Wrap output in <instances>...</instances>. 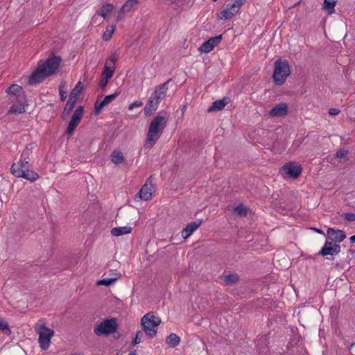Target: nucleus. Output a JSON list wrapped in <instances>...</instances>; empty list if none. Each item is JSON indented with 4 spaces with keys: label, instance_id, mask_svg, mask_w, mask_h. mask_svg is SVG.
I'll return each mask as SVG.
<instances>
[{
    "label": "nucleus",
    "instance_id": "obj_1",
    "mask_svg": "<svg viewBox=\"0 0 355 355\" xmlns=\"http://www.w3.org/2000/svg\"><path fill=\"white\" fill-rule=\"evenodd\" d=\"M61 61L60 57L51 56L45 62H40L37 68L30 76L28 84L33 85L41 83L48 76L55 73L58 69Z\"/></svg>",
    "mask_w": 355,
    "mask_h": 355
},
{
    "label": "nucleus",
    "instance_id": "obj_2",
    "mask_svg": "<svg viewBox=\"0 0 355 355\" xmlns=\"http://www.w3.org/2000/svg\"><path fill=\"white\" fill-rule=\"evenodd\" d=\"M166 124V119L157 115L150 122L146 137V145L152 147L159 138L160 134L163 132Z\"/></svg>",
    "mask_w": 355,
    "mask_h": 355
},
{
    "label": "nucleus",
    "instance_id": "obj_3",
    "mask_svg": "<svg viewBox=\"0 0 355 355\" xmlns=\"http://www.w3.org/2000/svg\"><path fill=\"white\" fill-rule=\"evenodd\" d=\"M160 323L161 319L153 312L145 314L141 319V326L144 332L151 339L157 336V327Z\"/></svg>",
    "mask_w": 355,
    "mask_h": 355
},
{
    "label": "nucleus",
    "instance_id": "obj_4",
    "mask_svg": "<svg viewBox=\"0 0 355 355\" xmlns=\"http://www.w3.org/2000/svg\"><path fill=\"white\" fill-rule=\"evenodd\" d=\"M290 73V67L286 60H277L275 62L272 78L276 85H282L284 83Z\"/></svg>",
    "mask_w": 355,
    "mask_h": 355
},
{
    "label": "nucleus",
    "instance_id": "obj_5",
    "mask_svg": "<svg viewBox=\"0 0 355 355\" xmlns=\"http://www.w3.org/2000/svg\"><path fill=\"white\" fill-rule=\"evenodd\" d=\"M118 324L116 318L104 319L95 326L94 332L97 336H107L116 331Z\"/></svg>",
    "mask_w": 355,
    "mask_h": 355
},
{
    "label": "nucleus",
    "instance_id": "obj_6",
    "mask_svg": "<svg viewBox=\"0 0 355 355\" xmlns=\"http://www.w3.org/2000/svg\"><path fill=\"white\" fill-rule=\"evenodd\" d=\"M35 331L39 335L38 342L40 347L46 350L51 343V339L54 336V331L44 324L38 325L35 327Z\"/></svg>",
    "mask_w": 355,
    "mask_h": 355
},
{
    "label": "nucleus",
    "instance_id": "obj_7",
    "mask_svg": "<svg viewBox=\"0 0 355 355\" xmlns=\"http://www.w3.org/2000/svg\"><path fill=\"white\" fill-rule=\"evenodd\" d=\"M243 4L242 0H232L221 12L217 14L218 19L222 20L231 19L239 11Z\"/></svg>",
    "mask_w": 355,
    "mask_h": 355
},
{
    "label": "nucleus",
    "instance_id": "obj_8",
    "mask_svg": "<svg viewBox=\"0 0 355 355\" xmlns=\"http://www.w3.org/2000/svg\"><path fill=\"white\" fill-rule=\"evenodd\" d=\"M19 166L12 165L10 168L11 173L17 178H23L31 182L35 181L38 178V174L29 168L26 170H19Z\"/></svg>",
    "mask_w": 355,
    "mask_h": 355
},
{
    "label": "nucleus",
    "instance_id": "obj_9",
    "mask_svg": "<svg viewBox=\"0 0 355 355\" xmlns=\"http://www.w3.org/2000/svg\"><path fill=\"white\" fill-rule=\"evenodd\" d=\"M281 173L291 178H297L302 173L300 165L295 162H289L284 165L281 168Z\"/></svg>",
    "mask_w": 355,
    "mask_h": 355
},
{
    "label": "nucleus",
    "instance_id": "obj_10",
    "mask_svg": "<svg viewBox=\"0 0 355 355\" xmlns=\"http://www.w3.org/2000/svg\"><path fill=\"white\" fill-rule=\"evenodd\" d=\"M83 107L79 106L73 112L72 117L68 124L67 134L71 135L80 123L83 115Z\"/></svg>",
    "mask_w": 355,
    "mask_h": 355
},
{
    "label": "nucleus",
    "instance_id": "obj_11",
    "mask_svg": "<svg viewBox=\"0 0 355 355\" xmlns=\"http://www.w3.org/2000/svg\"><path fill=\"white\" fill-rule=\"evenodd\" d=\"M154 191V187L149 179L147 180L146 184L141 187L140 191L135 195V200L139 198L140 200H148L151 198L153 192Z\"/></svg>",
    "mask_w": 355,
    "mask_h": 355
},
{
    "label": "nucleus",
    "instance_id": "obj_12",
    "mask_svg": "<svg viewBox=\"0 0 355 355\" xmlns=\"http://www.w3.org/2000/svg\"><path fill=\"white\" fill-rule=\"evenodd\" d=\"M10 101L15 102L9 109L8 114H21L26 111L25 96H21L19 98H10Z\"/></svg>",
    "mask_w": 355,
    "mask_h": 355
},
{
    "label": "nucleus",
    "instance_id": "obj_13",
    "mask_svg": "<svg viewBox=\"0 0 355 355\" xmlns=\"http://www.w3.org/2000/svg\"><path fill=\"white\" fill-rule=\"evenodd\" d=\"M340 252V246L332 242L326 241L324 246L319 252V254L325 257L327 255H336Z\"/></svg>",
    "mask_w": 355,
    "mask_h": 355
},
{
    "label": "nucleus",
    "instance_id": "obj_14",
    "mask_svg": "<svg viewBox=\"0 0 355 355\" xmlns=\"http://www.w3.org/2000/svg\"><path fill=\"white\" fill-rule=\"evenodd\" d=\"M221 35L211 37L200 46V47L199 48V51L201 53H209L211 50H213V49L216 46H217L221 42Z\"/></svg>",
    "mask_w": 355,
    "mask_h": 355
},
{
    "label": "nucleus",
    "instance_id": "obj_15",
    "mask_svg": "<svg viewBox=\"0 0 355 355\" xmlns=\"http://www.w3.org/2000/svg\"><path fill=\"white\" fill-rule=\"evenodd\" d=\"M171 80V79H169L166 82L157 86L152 94V96H155V98L157 99L159 102L166 97L168 89V85Z\"/></svg>",
    "mask_w": 355,
    "mask_h": 355
},
{
    "label": "nucleus",
    "instance_id": "obj_16",
    "mask_svg": "<svg viewBox=\"0 0 355 355\" xmlns=\"http://www.w3.org/2000/svg\"><path fill=\"white\" fill-rule=\"evenodd\" d=\"M119 95V92H116L115 93L106 96L103 100L101 102H98V101L95 103V114L96 115L99 114V113L101 112V110L103 107L111 102H112Z\"/></svg>",
    "mask_w": 355,
    "mask_h": 355
},
{
    "label": "nucleus",
    "instance_id": "obj_17",
    "mask_svg": "<svg viewBox=\"0 0 355 355\" xmlns=\"http://www.w3.org/2000/svg\"><path fill=\"white\" fill-rule=\"evenodd\" d=\"M159 103L160 102L151 95L145 105L144 114L147 116L152 115L157 110Z\"/></svg>",
    "mask_w": 355,
    "mask_h": 355
},
{
    "label": "nucleus",
    "instance_id": "obj_18",
    "mask_svg": "<svg viewBox=\"0 0 355 355\" xmlns=\"http://www.w3.org/2000/svg\"><path fill=\"white\" fill-rule=\"evenodd\" d=\"M288 105L285 103H281L275 105L269 112L272 117H282L288 114Z\"/></svg>",
    "mask_w": 355,
    "mask_h": 355
},
{
    "label": "nucleus",
    "instance_id": "obj_19",
    "mask_svg": "<svg viewBox=\"0 0 355 355\" xmlns=\"http://www.w3.org/2000/svg\"><path fill=\"white\" fill-rule=\"evenodd\" d=\"M327 233L329 239L334 242L340 243L346 238L345 232L340 230H335L334 228L329 227Z\"/></svg>",
    "mask_w": 355,
    "mask_h": 355
},
{
    "label": "nucleus",
    "instance_id": "obj_20",
    "mask_svg": "<svg viewBox=\"0 0 355 355\" xmlns=\"http://www.w3.org/2000/svg\"><path fill=\"white\" fill-rule=\"evenodd\" d=\"M114 70L110 67L105 65L103 71L101 76L99 85L101 88H104L108 83V80L112 77Z\"/></svg>",
    "mask_w": 355,
    "mask_h": 355
},
{
    "label": "nucleus",
    "instance_id": "obj_21",
    "mask_svg": "<svg viewBox=\"0 0 355 355\" xmlns=\"http://www.w3.org/2000/svg\"><path fill=\"white\" fill-rule=\"evenodd\" d=\"M202 223V220H197L191 222L187 225V226L182 231V236L186 239L190 236V235L196 231Z\"/></svg>",
    "mask_w": 355,
    "mask_h": 355
},
{
    "label": "nucleus",
    "instance_id": "obj_22",
    "mask_svg": "<svg viewBox=\"0 0 355 355\" xmlns=\"http://www.w3.org/2000/svg\"><path fill=\"white\" fill-rule=\"evenodd\" d=\"M229 102L230 98L228 97H225L220 100H216L212 103L211 105L208 108L207 112H212L221 110Z\"/></svg>",
    "mask_w": 355,
    "mask_h": 355
},
{
    "label": "nucleus",
    "instance_id": "obj_23",
    "mask_svg": "<svg viewBox=\"0 0 355 355\" xmlns=\"http://www.w3.org/2000/svg\"><path fill=\"white\" fill-rule=\"evenodd\" d=\"M6 92L11 94L10 98H19L21 96H24L22 87L18 85H11L7 89Z\"/></svg>",
    "mask_w": 355,
    "mask_h": 355
},
{
    "label": "nucleus",
    "instance_id": "obj_24",
    "mask_svg": "<svg viewBox=\"0 0 355 355\" xmlns=\"http://www.w3.org/2000/svg\"><path fill=\"white\" fill-rule=\"evenodd\" d=\"M114 9V7L112 4L105 3L103 4L101 6V8L96 12V14L105 19L108 15H110L112 13Z\"/></svg>",
    "mask_w": 355,
    "mask_h": 355
},
{
    "label": "nucleus",
    "instance_id": "obj_25",
    "mask_svg": "<svg viewBox=\"0 0 355 355\" xmlns=\"http://www.w3.org/2000/svg\"><path fill=\"white\" fill-rule=\"evenodd\" d=\"M132 230V228L130 226L114 227L111 230V234L114 236H119L121 235L130 234Z\"/></svg>",
    "mask_w": 355,
    "mask_h": 355
},
{
    "label": "nucleus",
    "instance_id": "obj_26",
    "mask_svg": "<svg viewBox=\"0 0 355 355\" xmlns=\"http://www.w3.org/2000/svg\"><path fill=\"white\" fill-rule=\"evenodd\" d=\"M139 4L138 0H128L125 2L123 6L121 8V12H130L132 11L135 6Z\"/></svg>",
    "mask_w": 355,
    "mask_h": 355
},
{
    "label": "nucleus",
    "instance_id": "obj_27",
    "mask_svg": "<svg viewBox=\"0 0 355 355\" xmlns=\"http://www.w3.org/2000/svg\"><path fill=\"white\" fill-rule=\"evenodd\" d=\"M180 338L175 334H171L166 338V343L170 347H175L179 345Z\"/></svg>",
    "mask_w": 355,
    "mask_h": 355
},
{
    "label": "nucleus",
    "instance_id": "obj_28",
    "mask_svg": "<svg viewBox=\"0 0 355 355\" xmlns=\"http://www.w3.org/2000/svg\"><path fill=\"white\" fill-rule=\"evenodd\" d=\"M111 160L114 164H121L124 160L123 153L120 150H114L111 154Z\"/></svg>",
    "mask_w": 355,
    "mask_h": 355
},
{
    "label": "nucleus",
    "instance_id": "obj_29",
    "mask_svg": "<svg viewBox=\"0 0 355 355\" xmlns=\"http://www.w3.org/2000/svg\"><path fill=\"white\" fill-rule=\"evenodd\" d=\"M336 3V1L334 0H324L323 9L327 10L329 14H332L334 12Z\"/></svg>",
    "mask_w": 355,
    "mask_h": 355
},
{
    "label": "nucleus",
    "instance_id": "obj_30",
    "mask_svg": "<svg viewBox=\"0 0 355 355\" xmlns=\"http://www.w3.org/2000/svg\"><path fill=\"white\" fill-rule=\"evenodd\" d=\"M116 28V24L107 26L106 28V31L104 32L103 35V40L104 41H108L111 39Z\"/></svg>",
    "mask_w": 355,
    "mask_h": 355
},
{
    "label": "nucleus",
    "instance_id": "obj_31",
    "mask_svg": "<svg viewBox=\"0 0 355 355\" xmlns=\"http://www.w3.org/2000/svg\"><path fill=\"white\" fill-rule=\"evenodd\" d=\"M239 280V275L237 274H230L225 275L223 278V281L226 285H232Z\"/></svg>",
    "mask_w": 355,
    "mask_h": 355
},
{
    "label": "nucleus",
    "instance_id": "obj_32",
    "mask_svg": "<svg viewBox=\"0 0 355 355\" xmlns=\"http://www.w3.org/2000/svg\"><path fill=\"white\" fill-rule=\"evenodd\" d=\"M119 59V54L116 52H114L107 60L105 65L112 64V69H115V63L117 62Z\"/></svg>",
    "mask_w": 355,
    "mask_h": 355
},
{
    "label": "nucleus",
    "instance_id": "obj_33",
    "mask_svg": "<svg viewBox=\"0 0 355 355\" xmlns=\"http://www.w3.org/2000/svg\"><path fill=\"white\" fill-rule=\"evenodd\" d=\"M82 89V83L79 81L70 92L71 96L78 98Z\"/></svg>",
    "mask_w": 355,
    "mask_h": 355
},
{
    "label": "nucleus",
    "instance_id": "obj_34",
    "mask_svg": "<svg viewBox=\"0 0 355 355\" xmlns=\"http://www.w3.org/2000/svg\"><path fill=\"white\" fill-rule=\"evenodd\" d=\"M117 279H118V277L104 278L103 279H100V280L97 281L96 284L97 285L110 286V285L112 284L114 282H115Z\"/></svg>",
    "mask_w": 355,
    "mask_h": 355
},
{
    "label": "nucleus",
    "instance_id": "obj_35",
    "mask_svg": "<svg viewBox=\"0 0 355 355\" xmlns=\"http://www.w3.org/2000/svg\"><path fill=\"white\" fill-rule=\"evenodd\" d=\"M0 331L6 335H10L11 331L8 325V323L2 320H0Z\"/></svg>",
    "mask_w": 355,
    "mask_h": 355
},
{
    "label": "nucleus",
    "instance_id": "obj_36",
    "mask_svg": "<svg viewBox=\"0 0 355 355\" xmlns=\"http://www.w3.org/2000/svg\"><path fill=\"white\" fill-rule=\"evenodd\" d=\"M234 213L240 216H243L247 214V210L245 207L241 204L234 208Z\"/></svg>",
    "mask_w": 355,
    "mask_h": 355
},
{
    "label": "nucleus",
    "instance_id": "obj_37",
    "mask_svg": "<svg viewBox=\"0 0 355 355\" xmlns=\"http://www.w3.org/2000/svg\"><path fill=\"white\" fill-rule=\"evenodd\" d=\"M33 148V146L32 144H28L26 146V148L21 153V158L23 159L28 160L29 159V155H31V153L32 152Z\"/></svg>",
    "mask_w": 355,
    "mask_h": 355
},
{
    "label": "nucleus",
    "instance_id": "obj_38",
    "mask_svg": "<svg viewBox=\"0 0 355 355\" xmlns=\"http://www.w3.org/2000/svg\"><path fill=\"white\" fill-rule=\"evenodd\" d=\"M12 165L19 166L18 168L22 171L29 168V163L27 159H21L18 163H14Z\"/></svg>",
    "mask_w": 355,
    "mask_h": 355
},
{
    "label": "nucleus",
    "instance_id": "obj_39",
    "mask_svg": "<svg viewBox=\"0 0 355 355\" xmlns=\"http://www.w3.org/2000/svg\"><path fill=\"white\" fill-rule=\"evenodd\" d=\"M143 336H144L143 331H138L136 333L135 339H134V340L132 342L133 345H137V344H139L140 343H141Z\"/></svg>",
    "mask_w": 355,
    "mask_h": 355
},
{
    "label": "nucleus",
    "instance_id": "obj_40",
    "mask_svg": "<svg viewBox=\"0 0 355 355\" xmlns=\"http://www.w3.org/2000/svg\"><path fill=\"white\" fill-rule=\"evenodd\" d=\"M142 105H143L142 101H135V102H133V103H132L131 104L129 105L128 110H132L135 107H141Z\"/></svg>",
    "mask_w": 355,
    "mask_h": 355
},
{
    "label": "nucleus",
    "instance_id": "obj_41",
    "mask_svg": "<svg viewBox=\"0 0 355 355\" xmlns=\"http://www.w3.org/2000/svg\"><path fill=\"white\" fill-rule=\"evenodd\" d=\"M345 219L347 221H354L355 214L352 213H345L344 214Z\"/></svg>",
    "mask_w": 355,
    "mask_h": 355
},
{
    "label": "nucleus",
    "instance_id": "obj_42",
    "mask_svg": "<svg viewBox=\"0 0 355 355\" xmlns=\"http://www.w3.org/2000/svg\"><path fill=\"white\" fill-rule=\"evenodd\" d=\"M348 153V151L344 149H340L336 152V156L338 158L345 157Z\"/></svg>",
    "mask_w": 355,
    "mask_h": 355
},
{
    "label": "nucleus",
    "instance_id": "obj_43",
    "mask_svg": "<svg viewBox=\"0 0 355 355\" xmlns=\"http://www.w3.org/2000/svg\"><path fill=\"white\" fill-rule=\"evenodd\" d=\"M125 13V12H121V8L120 10L118 12L117 15L116 16V21H115L116 24L119 21H121V19H123Z\"/></svg>",
    "mask_w": 355,
    "mask_h": 355
},
{
    "label": "nucleus",
    "instance_id": "obj_44",
    "mask_svg": "<svg viewBox=\"0 0 355 355\" xmlns=\"http://www.w3.org/2000/svg\"><path fill=\"white\" fill-rule=\"evenodd\" d=\"M73 107H74L73 105L66 103L64 109V112H67V114H69L73 110Z\"/></svg>",
    "mask_w": 355,
    "mask_h": 355
},
{
    "label": "nucleus",
    "instance_id": "obj_45",
    "mask_svg": "<svg viewBox=\"0 0 355 355\" xmlns=\"http://www.w3.org/2000/svg\"><path fill=\"white\" fill-rule=\"evenodd\" d=\"M340 112V110L336 108H331L329 111L330 115H337Z\"/></svg>",
    "mask_w": 355,
    "mask_h": 355
},
{
    "label": "nucleus",
    "instance_id": "obj_46",
    "mask_svg": "<svg viewBox=\"0 0 355 355\" xmlns=\"http://www.w3.org/2000/svg\"><path fill=\"white\" fill-rule=\"evenodd\" d=\"M76 100H77V98L76 97H72L71 96V95L69 94V99L67 102V103H69V104H71V105H75L76 102Z\"/></svg>",
    "mask_w": 355,
    "mask_h": 355
},
{
    "label": "nucleus",
    "instance_id": "obj_47",
    "mask_svg": "<svg viewBox=\"0 0 355 355\" xmlns=\"http://www.w3.org/2000/svg\"><path fill=\"white\" fill-rule=\"evenodd\" d=\"M59 91H60L61 101H64L67 98V93L63 92L60 88L59 89Z\"/></svg>",
    "mask_w": 355,
    "mask_h": 355
},
{
    "label": "nucleus",
    "instance_id": "obj_48",
    "mask_svg": "<svg viewBox=\"0 0 355 355\" xmlns=\"http://www.w3.org/2000/svg\"><path fill=\"white\" fill-rule=\"evenodd\" d=\"M313 230H314L316 232H318V233H319V234H324V232H323L321 230H320V229H318V228H313Z\"/></svg>",
    "mask_w": 355,
    "mask_h": 355
},
{
    "label": "nucleus",
    "instance_id": "obj_49",
    "mask_svg": "<svg viewBox=\"0 0 355 355\" xmlns=\"http://www.w3.org/2000/svg\"><path fill=\"white\" fill-rule=\"evenodd\" d=\"M349 239L352 243H355V235L352 236Z\"/></svg>",
    "mask_w": 355,
    "mask_h": 355
},
{
    "label": "nucleus",
    "instance_id": "obj_50",
    "mask_svg": "<svg viewBox=\"0 0 355 355\" xmlns=\"http://www.w3.org/2000/svg\"><path fill=\"white\" fill-rule=\"evenodd\" d=\"M128 355H137L136 351H132L129 353Z\"/></svg>",
    "mask_w": 355,
    "mask_h": 355
},
{
    "label": "nucleus",
    "instance_id": "obj_51",
    "mask_svg": "<svg viewBox=\"0 0 355 355\" xmlns=\"http://www.w3.org/2000/svg\"><path fill=\"white\" fill-rule=\"evenodd\" d=\"M212 1H214V2L217 1V0H212Z\"/></svg>",
    "mask_w": 355,
    "mask_h": 355
}]
</instances>
